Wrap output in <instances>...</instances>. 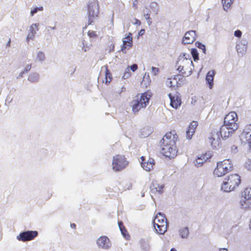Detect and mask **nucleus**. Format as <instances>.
<instances>
[{
	"label": "nucleus",
	"instance_id": "obj_1",
	"mask_svg": "<svg viewBox=\"0 0 251 251\" xmlns=\"http://www.w3.org/2000/svg\"><path fill=\"white\" fill-rule=\"evenodd\" d=\"M177 135L172 132L167 133L160 142L161 153L166 157L174 158L176 156L177 150L176 141Z\"/></svg>",
	"mask_w": 251,
	"mask_h": 251
},
{
	"label": "nucleus",
	"instance_id": "obj_2",
	"mask_svg": "<svg viewBox=\"0 0 251 251\" xmlns=\"http://www.w3.org/2000/svg\"><path fill=\"white\" fill-rule=\"evenodd\" d=\"M177 70L181 73L183 76H188L191 75L194 69V65L189 54L182 53L178 58L176 63Z\"/></svg>",
	"mask_w": 251,
	"mask_h": 251
},
{
	"label": "nucleus",
	"instance_id": "obj_3",
	"mask_svg": "<svg viewBox=\"0 0 251 251\" xmlns=\"http://www.w3.org/2000/svg\"><path fill=\"white\" fill-rule=\"evenodd\" d=\"M240 176L237 174H232L225 178L221 189L225 192L233 191L240 183Z\"/></svg>",
	"mask_w": 251,
	"mask_h": 251
},
{
	"label": "nucleus",
	"instance_id": "obj_4",
	"mask_svg": "<svg viewBox=\"0 0 251 251\" xmlns=\"http://www.w3.org/2000/svg\"><path fill=\"white\" fill-rule=\"evenodd\" d=\"M167 220L165 215L158 212L153 220V226L156 233L163 234L167 230Z\"/></svg>",
	"mask_w": 251,
	"mask_h": 251
},
{
	"label": "nucleus",
	"instance_id": "obj_5",
	"mask_svg": "<svg viewBox=\"0 0 251 251\" xmlns=\"http://www.w3.org/2000/svg\"><path fill=\"white\" fill-rule=\"evenodd\" d=\"M151 97V93L146 92L143 93L140 99H137L131 102L132 111L134 113L138 112L142 108H145L148 104Z\"/></svg>",
	"mask_w": 251,
	"mask_h": 251
},
{
	"label": "nucleus",
	"instance_id": "obj_6",
	"mask_svg": "<svg viewBox=\"0 0 251 251\" xmlns=\"http://www.w3.org/2000/svg\"><path fill=\"white\" fill-rule=\"evenodd\" d=\"M238 117L237 114L233 111L229 112L225 117L224 125H223V131L229 128L231 131H235L238 127L237 123Z\"/></svg>",
	"mask_w": 251,
	"mask_h": 251
},
{
	"label": "nucleus",
	"instance_id": "obj_7",
	"mask_svg": "<svg viewBox=\"0 0 251 251\" xmlns=\"http://www.w3.org/2000/svg\"><path fill=\"white\" fill-rule=\"evenodd\" d=\"M229 159H225L217 163V167L214 171V175L218 177H221L226 173L231 171L232 165Z\"/></svg>",
	"mask_w": 251,
	"mask_h": 251
},
{
	"label": "nucleus",
	"instance_id": "obj_8",
	"mask_svg": "<svg viewBox=\"0 0 251 251\" xmlns=\"http://www.w3.org/2000/svg\"><path fill=\"white\" fill-rule=\"evenodd\" d=\"M128 165V162L124 155L118 154L113 156L112 163V169L115 171H120Z\"/></svg>",
	"mask_w": 251,
	"mask_h": 251
},
{
	"label": "nucleus",
	"instance_id": "obj_9",
	"mask_svg": "<svg viewBox=\"0 0 251 251\" xmlns=\"http://www.w3.org/2000/svg\"><path fill=\"white\" fill-rule=\"evenodd\" d=\"M88 25L91 24L93 19L97 17L99 12L98 4L96 0H90L87 5Z\"/></svg>",
	"mask_w": 251,
	"mask_h": 251
},
{
	"label": "nucleus",
	"instance_id": "obj_10",
	"mask_svg": "<svg viewBox=\"0 0 251 251\" xmlns=\"http://www.w3.org/2000/svg\"><path fill=\"white\" fill-rule=\"evenodd\" d=\"M38 235V232L36 230H26L21 232L17 236V239L22 242H26L33 240Z\"/></svg>",
	"mask_w": 251,
	"mask_h": 251
},
{
	"label": "nucleus",
	"instance_id": "obj_11",
	"mask_svg": "<svg viewBox=\"0 0 251 251\" xmlns=\"http://www.w3.org/2000/svg\"><path fill=\"white\" fill-rule=\"evenodd\" d=\"M242 199L240 201L241 206L242 208H250L251 203L249 201L251 200V187L246 188L242 193Z\"/></svg>",
	"mask_w": 251,
	"mask_h": 251
},
{
	"label": "nucleus",
	"instance_id": "obj_12",
	"mask_svg": "<svg viewBox=\"0 0 251 251\" xmlns=\"http://www.w3.org/2000/svg\"><path fill=\"white\" fill-rule=\"evenodd\" d=\"M96 244L99 249L103 250H109L111 246L112 243L106 236H101L96 241Z\"/></svg>",
	"mask_w": 251,
	"mask_h": 251
},
{
	"label": "nucleus",
	"instance_id": "obj_13",
	"mask_svg": "<svg viewBox=\"0 0 251 251\" xmlns=\"http://www.w3.org/2000/svg\"><path fill=\"white\" fill-rule=\"evenodd\" d=\"M248 41L245 39L239 40L236 44V49L238 53L242 56L247 52Z\"/></svg>",
	"mask_w": 251,
	"mask_h": 251
},
{
	"label": "nucleus",
	"instance_id": "obj_14",
	"mask_svg": "<svg viewBox=\"0 0 251 251\" xmlns=\"http://www.w3.org/2000/svg\"><path fill=\"white\" fill-rule=\"evenodd\" d=\"M141 159L142 160L141 166L144 170L146 171H150L153 168V166L154 165V160L153 159L150 158L146 161L145 157L142 156L141 157Z\"/></svg>",
	"mask_w": 251,
	"mask_h": 251
},
{
	"label": "nucleus",
	"instance_id": "obj_15",
	"mask_svg": "<svg viewBox=\"0 0 251 251\" xmlns=\"http://www.w3.org/2000/svg\"><path fill=\"white\" fill-rule=\"evenodd\" d=\"M196 32L194 30H191L187 32L183 37L182 43L189 44L193 43L196 40Z\"/></svg>",
	"mask_w": 251,
	"mask_h": 251
},
{
	"label": "nucleus",
	"instance_id": "obj_16",
	"mask_svg": "<svg viewBox=\"0 0 251 251\" xmlns=\"http://www.w3.org/2000/svg\"><path fill=\"white\" fill-rule=\"evenodd\" d=\"M240 139L242 143L247 144L250 147L251 143V129L250 128V131H248L247 129L244 130L240 135Z\"/></svg>",
	"mask_w": 251,
	"mask_h": 251
},
{
	"label": "nucleus",
	"instance_id": "obj_17",
	"mask_svg": "<svg viewBox=\"0 0 251 251\" xmlns=\"http://www.w3.org/2000/svg\"><path fill=\"white\" fill-rule=\"evenodd\" d=\"M210 157V154H203L198 156L197 158L194 160L193 163L195 167L199 168L201 167L204 162Z\"/></svg>",
	"mask_w": 251,
	"mask_h": 251
},
{
	"label": "nucleus",
	"instance_id": "obj_18",
	"mask_svg": "<svg viewBox=\"0 0 251 251\" xmlns=\"http://www.w3.org/2000/svg\"><path fill=\"white\" fill-rule=\"evenodd\" d=\"M123 42V43L121 48V50L123 52L126 53L125 50L126 47H131L132 46V37L131 33H129L128 35L124 38Z\"/></svg>",
	"mask_w": 251,
	"mask_h": 251
},
{
	"label": "nucleus",
	"instance_id": "obj_19",
	"mask_svg": "<svg viewBox=\"0 0 251 251\" xmlns=\"http://www.w3.org/2000/svg\"><path fill=\"white\" fill-rule=\"evenodd\" d=\"M164 188V184H158L156 181L152 182L150 186V189L152 193L158 192L159 194H162L163 192Z\"/></svg>",
	"mask_w": 251,
	"mask_h": 251
},
{
	"label": "nucleus",
	"instance_id": "obj_20",
	"mask_svg": "<svg viewBox=\"0 0 251 251\" xmlns=\"http://www.w3.org/2000/svg\"><path fill=\"white\" fill-rule=\"evenodd\" d=\"M169 96L171 100L170 105L174 108H177L181 104L180 98L176 96H172L171 94H169Z\"/></svg>",
	"mask_w": 251,
	"mask_h": 251
},
{
	"label": "nucleus",
	"instance_id": "obj_21",
	"mask_svg": "<svg viewBox=\"0 0 251 251\" xmlns=\"http://www.w3.org/2000/svg\"><path fill=\"white\" fill-rule=\"evenodd\" d=\"M214 75L215 71L214 70L209 71L206 75L205 80L210 89H212L213 85Z\"/></svg>",
	"mask_w": 251,
	"mask_h": 251
},
{
	"label": "nucleus",
	"instance_id": "obj_22",
	"mask_svg": "<svg viewBox=\"0 0 251 251\" xmlns=\"http://www.w3.org/2000/svg\"><path fill=\"white\" fill-rule=\"evenodd\" d=\"M223 126H221L220 129V133L221 136V137L223 139H226L228 137H229L232 133H233L235 131H231L229 128H227V129H225L224 131H223Z\"/></svg>",
	"mask_w": 251,
	"mask_h": 251
},
{
	"label": "nucleus",
	"instance_id": "obj_23",
	"mask_svg": "<svg viewBox=\"0 0 251 251\" xmlns=\"http://www.w3.org/2000/svg\"><path fill=\"white\" fill-rule=\"evenodd\" d=\"M40 78V75L38 73L33 72L29 74L28 80L32 83L37 82Z\"/></svg>",
	"mask_w": 251,
	"mask_h": 251
},
{
	"label": "nucleus",
	"instance_id": "obj_24",
	"mask_svg": "<svg viewBox=\"0 0 251 251\" xmlns=\"http://www.w3.org/2000/svg\"><path fill=\"white\" fill-rule=\"evenodd\" d=\"M139 244L141 248L145 250L148 251L149 250L150 246L149 244V242L148 240H145L144 239H141L139 241Z\"/></svg>",
	"mask_w": 251,
	"mask_h": 251
},
{
	"label": "nucleus",
	"instance_id": "obj_25",
	"mask_svg": "<svg viewBox=\"0 0 251 251\" xmlns=\"http://www.w3.org/2000/svg\"><path fill=\"white\" fill-rule=\"evenodd\" d=\"M179 232L180 236L182 238H187L189 233L188 228L187 227L180 228Z\"/></svg>",
	"mask_w": 251,
	"mask_h": 251
},
{
	"label": "nucleus",
	"instance_id": "obj_26",
	"mask_svg": "<svg viewBox=\"0 0 251 251\" xmlns=\"http://www.w3.org/2000/svg\"><path fill=\"white\" fill-rule=\"evenodd\" d=\"M150 7L152 12L154 15H157L159 12V6L158 4L155 2H151L150 5Z\"/></svg>",
	"mask_w": 251,
	"mask_h": 251
},
{
	"label": "nucleus",
	"instance_id": "obj_27",
	"mask_svg": "<svg viewBox=\"0 0 251 251\" xmlns=\"http://www.w3.org/2000/svg\"><path fill=\"white\" fill-rule=\"evenodd\" d=\"M221 136L220 131L217 129H214L211 132L210 135L208 137V140H211L214 138H221Z\"/></svg>",
	"mask_w": 251,
	"mask_h": 251
},
{
	"label": "nucleus",
	"instance_id": "obj_28",
	"mask_svg": "<svg viewBox=\"0 0 251 251\" xmlns=\"http://www.w3.org/2000/svg\"><path fill=\"white\" fill-rule=\"evenodd\" d=\"M220 138H214L211 140H208L209 143L213 149H216L220 145Z\"/></svg>",
	"mask_w": 251,
	"mask_h": 251
},
{
	"label": "nucleus",
	"instance_id": "obj_29",
	"mask_svg": "<svg viewBox=\"0 0 251 251\" xmlns=\"http://www.w3.org/2000/svg\"><path fill=\"white\" fill-rule=\"evenodd\" d=\"M36 59L37 61L42 63L46 59L45 54L44 52L42 51H38L36 54Z\"/></svg>",
	"mask_w": 251,
	"mask_h": 251
},
{
	"label": "nucleus",
	"instance_id": "obj_30",
	"mask_svg": "<svg viewBox=\"0 0 251 251\" xmlns=\"http://www.w3.org/2000/svg\"><path fill=\"white\" fill-rule=\"evenodd\" d=\"M233 1L234 0H222L224 9L227 11L231 6Z\"/></svg>",
	"mask_w": 251,
	"mask_h": 251
},
{
	"label": "nucleus",
	"instance_id": "obj_31",
	"mask_svg": "<svg viewBox=\"0 0 251 251\" xmlns=\"http://www.w3.org/2000/svg\"><path fill=\"white\" fill-rule=\"evenodd\" d=\"M104 68L105 69V79H106L105 82L106 83H107L108 82L109 83L111 81V79H112L111 74L109 72V71L107 68V66H104Z\"/></svg>",
	"mask_w": 251,
	"mask_h": 251
},
{
	"label": "nucleus",
	"instance_id": "obj_32",
	"mask_svg": "<svg viewBox=\"0 0 251 251\" xmlns=\"http://www.w3.org/2000/svg\"><path fill=\"white\" fill-rule=\"evenodd\" d=\"M191 53L195 61L199 59L198 50L195 48H192L191 50Z\"/></svg>",
	"mask_w": 251,
	"mask_h": 251
},
{
	"label": "nucleus",
	"instance_id": "obj_33",
	"mask_svg": "<svg viewBox=\"0 0 251 251\" xmlns=\"http://www.w3.org/2000/svg\"><path fill=\"white\" fill-rule=\"evenodd\" d=\"M197 126H198L197 122L196 121H193L192 122H191L190 123V125L189 126L188 129H190V132L192 133V132H193V131H195V129H196V127H197Z\"/></svg>",
	"mask_w": 251,
	"mask_h": 251
},
{
	"label": "nucleus",
	"instance_id": "obj_34",
	"mask_svg": "<svg viewBox=\"0 0 251 251\" xmlns=\"http://www.w3.org/2000/svg\"><path fill=\"white\" fill-rule=\"evenodd\" d=\"M196 46L200 49H201L202 50V52L205 54L206 53V48L205 46L202 44L200 42H196L195 43Z\"/></svg>",
	"mask_w": 251,
	"mask_h": 251
},
{
	"label": "nucleus",
	"instance_id": "obj_35",
	"mask_svg": "<svg viewBox=\"0 0 251 251\" xmlns=\"http://www.w3.org/2000/svg\"><path fill=\"white\" fill-rule=\"evenodd\" d=\"M38 25L37 24H33L29 27L30 32H33L34 34L36 33V31L38 30L37 28Z\"/></svg>",
	"mask_w": 251,
	"mask_h": 251
},
{
	"label": "nucleus",
	"instance_id": "obj_36",
	"mask_svg": "<svg viewBox=\"0 0 251 251\" xmlns=\"http://www.w3.org/2000/svg\"><path fill=\"white\" fill-rule=\"evenodd\" d=\"M130 75H131V73H130L129 69L128 67V68H126V69L125 70L124 75L123 76V78L124 79H127L128 77H129L130 76Z\"/></svg>",
	"mask_w": 251,
	"mask_h": 251
},
{
	"label": "nucleus",
	"instance_id": "obj_37",
	"mask_svg": "<svg viewBox=\"0 0 251 251\" xmlns=\"http://www.w3.org/2000/svg\"><path fill=\"white\" fill-rule=\"evenodd\" d=\"M43 8L42 6L39 7H35L33 9L31 10L30 11V15L31 16H33L35 13H36L39 10H42Z\"/></svg>",
	"mask_w": 251,
	"mask_h": 251
},
{
	"label": "nucleus",
	"instance_id": "obj_38",
	"mask_svg": "<svg viewBox=\"0 0 251 251\" xmlns=\"http://www.w3.org/2000/svg\"><path fill=\"white\" fill-rule=\"evenodd\" d=\"M195 131H193V132H192V133L190 132V129H188L186 130V138L187 139H191L194 134V133H195Z\"/></svg>",
	"mask_w": 251,
	"mask_h": 251
},
{
	"label": "nucleus",
	"instance_id": "obj_39",
	"mask_svg": "<svg viewBox=\"0 0 251 251\" xmlns=\"http://www.w3.org/2000/svg\"><path fill=\"white\" fill-rule=\"evenodd\" d=\"M121 232L123 235V236L126 239H128V238L129 237L128 234H126L127 231L125 227L122 228V229H120Z\"/></svg>",
	"mask_w": 251,
	"mask_h": 251
},
{
	"label": "nucleus",
	"instance_id": "obj_40",
	"mask_svg": "<svg viewBox=\"0 0 251 251\" xmlns=\"http://www.w3.org/2000/svg\"><path fill=\"white\" fill-rule=\"evenodd\" d=\"M35 36V34L33 32H29L26 37V41L28 42L29 40H33Z\"/></svg>",
	"mask_w": 251,
	"mask_h": 251
},
{
	"label": "nucleus",
	"instance_id": "obj_41",
	"mask_svg": "<svg viewBox=\"0 0 251 251\" xmlns=\"http://www.w3.org/2000/svg\"><path fill=\"white\" fill-rule=\"evenodd\" d=\"M242 32L240 30H236V31H234V35L235 37H237L238 38L241 37L242 36Z\"/></svg>",
	"mask_w": 251,
	"mask_h": 251
},
{
	"label": "nucleus",
	"instance_id": "obj_42",
	"mask_svg": "<svg viewBox=\"0 0 251 251\" xmlns=\"http://www.w3.org/2000/svg\"><path fill=\"white\" fill-rule=\"evenodd\" d=\"M159 71V69L158 68L152 67H151V73L153 75H155L157 74Z\"/></svg>",
	"mask_w": 251,
	"mask_h": 251
},
{
	"label": "nucleus",
	"instance_id": "obj_43",
	"mask_svg": "<svg viewBox=\"0 0 251 251\" xmlns=\"http://www.w3.org/2000/svg\"><path fill=\"white\" fill-rule=\"evenodd\" d=\"M81 44L82 45L80 46V47H81L82 50L84 51H86L89 49V47L88 46H85V43H84V40H83L82 41Z\"/></svg>",
	"mask_w": 251,
	"mask_h": 251
},
{
	"label": "nucleus",
	"instance_id": "obj_44",
	"mask_svg": "<svg viewBox=\"0 0 251 251\" xmlns=\"http://www.w3.org/2000/svg\"><path fill=\"white\" fill-rule=\"evenodd\" d=\"M88 35L91 38L95 37L97 36L96 32L93 30L89 31L88 32Z\"/></svg>",
	"mask_w": 251,
	"mask_h": 251
},
{
	"label": "nucleus",
	"instance_id": "obj_45",
	"mask_svg": "<svg viewBox=\"0 0 251 251\" xmlns=\"http://www.w3.org/2000/svg\"><path fill=\"white\" fill-rule=\"evenodd\" d=\"M146 129H147L146 128H144L142 129V131H141V132H142V136L143 138L148 137L150 135V134L151 133V131H149L148 133H145V134H144V132L145 130H146Z\"/></svg>",
	"mask_w": 251,
	"mask_h": 251
},
{
	"label": "nucleus",
	"instance_id": "obj_46",
	"mask_svg": "<svg viewBox=\"0 0 251 251\" xmlns=\"http://www.w3.org/2000/svg\"><path fill=\"white\" fill-rule=\"evenodd\" d=\"M137 68H138L137 65L136 64H134L131 65L129 67V70L130 69L133 72H135L137 69Z\"/></svg>",
	"mask_w": 251,
	"mask_h": 251
},
{
	"label": "nucleus",
	"instance_id": "obj_47",
	"mask_svg": "<svg viewBox=\"0 0 251 251\" xmlns=\"http://www.w3.org/2000/svg\"><path fill=\"white\" fill-rule=\"evenodd\" d=\"M31 68V64H27L25 66V69L24 70V72L25 73H27Z\"/></svg>",
	"mask_w": 251,
	"mask_h": 251
},
{
	"label": "nucleus",
	"instance_id": "obj_48",
	"mask_svg": "<svg viewBox=\"0 0 251 251\" xmlns=\"http://www.w3.org/2000/svg\"><path fill=\"white\" fill-rule=\"evenodd\" d=\"M146 21H147V24L148 25H151L152 24V20H151V18L150 17V16L149 17H145Z\"/></svg>",
	"mask_w": 251,
	"mask_h": 251
},
{
	"label": "nucleus",
	"instance_id": "obj_49",
	"mask_svg": "<svg viewBox=\"0 0 251 251\" xmlns=\"http://www.w3.org/2000/svg\"><path fill=\"white\" fill-rule=\"evenodd\" d=\"M150 13L151 12L149 11V10L146 8V10H144V16L145 17L150 16Z\"/></svg>",
	"mask_w": 251,
	"mask_h": 251
},
{
	"label": "nucleus",
	"instance_id": "obj_50",
	"mask_svg": "<svg viewBox=\"0 0 251 251\" xmlns=\"http://www.w3.org/2000/svg\"><path fill=\"white\" fill-rule=\"evenodd\" d=\"M231 151L232 152L234 153H236L237 151V147L235 145L232 146L231 147Z\"/></svg>",
	"mask_w": 251,
	"mask_h": 251
},
{
	"label": "nucleus",
	"instance_id": "obj_51",
	"mask_svg": "<svg viewBox=\"0 0 251 251\" xmlns=\"http://www.w3.org/2000/svg\"><path fill=\"white\" fill-rule=\"evenodd\" d=\"M167 85L169 87H172L173 86V82L171 80V79L168 78V80L166 81Z\"/></svg>",
	"mask_w": 251,
	"mask_h": 251
},
{
	"label": "nucleus",
	"instance_id": "obj_52",
	"mask_svg": "<svg viewBox=\"0 0 251 251\" xmlns=\"http://www.w3.org/2000/svg\"><path fill=\"white\" fill-rule=\"evenodd\" d=\"M118 226L119 227L120 229H122V228L124 227L123 226V223L121 221L118 222Z\"/></svg>",
	"mask_w": 251,
	"mask_h": 251
},
{
	"label": "nucleus",
	"instance_id": "obj_53",
	"mask_svg": "<svg viewBox=\"0 0 251 251\" xmlns=\"http://www.w3.org/2000/svg\"><path fill=\"white\" fill-rule=\"evenodd\" d=\"M25 72H24V71H22V72H21L20 73V74H19V76L17 77V78H20V77H23V75H24V74H25Z\"/></svg>",
	"mask_w": 251,
	"mask_h": 251
},
{
	"label": "nucleus",
	"instance_id": "obj_54",
	"mask_svg": "<svg viewBox=\"0 0 251 251\" xmlns=\"http://www.w3.org/2000/svg\"><path fill=\"white\" fill-rule=\"evenodd\" d=\"M135 23H134V24L138 25H140L141 22H140V21L139 20H138L137 19H135Z\"/></svg>",
	"mask_w": 251,
	"mask_h": 251
},
{
	"label": "nucleus",
	"instance_id": "obj_55",
	"mask_svg": "<svg viewBox=\"0 0 251 251\" xmlns=\"http://www.w3.org/2000/svg\"><path fill=\"white\" fill-rule=\"evenodd\" d=\"M55 28H56L55 26L51 27V26H49L47 27V29L48 30H49L50 29L54 30L55 29Z\"/></svg>",
	"mask_w": 251,
	"mask_h": 251
},
{
	"label": "nucleus",
	"instance_id": "obj_56",
	"mask_svg": "<svg viewBox=\"0 0 251 251\" xmlns=\"http://www.w3.org/2000/svg\"><path fill=\"white\" fill-rule=\"evenodd\" d=\"M145 32V30L144 29H141L139 33V34L141 35H143Z\"/></svg>",
	"mask_w": 251,
	"mask_h": 251
},
{
	"label": "nucleus",
	"instance_id": "obj_57",
	"mask_svg": "<svg viewBox=\"0 0 251 251\" xmlns=\"http://www.w3.org/2000/svg\"><path fill=\"white\" fill-rule=\"evenodd\" d=\"M10 43H11V40H10V39H9L8 41L7 42V43L6 44V46L7 47H10Z\"/></svg>",
	"mask_w": 251,
	"mask_h": 251
},
{
	"label": "nucleus",
	"instance_id": "obj_58",
	"mask_svg": "<svg viewBox=\"0 0 251 251\" xmlns=\"http://www.w3.org/2000/svg\"><path fill=\"white\" fill-rule=\"evenodd\" d=\"M149 78V74H148V75H147V77H146V74H145V75H144V77H143V81H145V79L146 78Z\"/></svg>",
	"mask_w": 251,
	"mask_h": 251
},
{
	"label": "nucleus",
	"instance_id": "obj_59",
	"mask_svg": "<svg viewBox=\"0 0 251 251\" xmlns=\"http://www.w3.org/2000/svg\"><path fill=\"white\" fill-rule=\"evenodd\" d=\"M71 227L72 228H75V227H76V225H75V224H71Z\"/></svg>",
	"mask_w": 251,
	"mask_h": 251
},
{
	"label": "nucleus",
	"instance_id": "obj_60",
	"mask_svg": "<svg viewBox=\"0 0 251 251\" xmlns=\"http://www.w3.org/2000/svg\"><path fill=\"white\" fill-rule=\"evenodd\" d=\"M219 251H228L226 248H222V249H220Z\"/></svg>",
	"mask_w": 251,
	"mask_h": 251
},
{
	"label": "nucleus",
	"instance_id": "obj_61",
	"mask_svg": "<svg viewBox=\"0 0 251 251\" xmlns=\"http://www.w3.org/2000/svg\"><path fill=\"white\" fill-rule=\"evenodd\" d=\"M178 77V75H175L174 77V79L176 80V82H177V77Z\"/></svg>",
	"mask_w": 251,
	"mask_h": 251
},
{
	"label": "nucleus",
	"instance_id": "obj_62",
	"mask_svg": "<svg viewBox=\"0 0 251 251\" xmlns=\"http://www.w3.org/2000/svg\"><path fill=\"white\" fill-rule=\"evenodd\" d=\"M170 251H176V250L174 248H172Z\"/></svg>",
	"mask_w": 251,
	"mask_h": 251
},
{
	"label": "nucleus",
	"instance_id": "obj_63",
	"mask_svg": "<svg viewBox=\"0 0 251 251\" xmlns=\"http://www.w3.org/2000/svg\"><path fill=\"white\" fill-rule=\"evenodd\" d=\"M248 170H251V167H247Z\"/></svg>",
	"mask_w": 251,
	"mask_h": 251
},
{
	"label": "nucleus",
	"instance_id": "obj_64",
	"mask_svg": "<svg viewBox=\"0 0 251 251\" xmlns=\"http://www.w3.org/2000/svg\"><path fill=\"white\" fill-rule=\"evenodd\" d=\"M144 193L142 194V197H144Z\"/></svg>",
	"mask_w": 251,
	"mask_h": 251
}]
</instances>
